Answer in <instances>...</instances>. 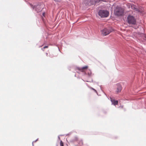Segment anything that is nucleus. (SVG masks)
Listing matches in <instances>:
<instances>
[{"label": "nucleus", "mask_w": 146, "mask_h": 146, "mask_svg": "<svg viewBox=\"0 0 146 146\" xmlns=\"http://www.w3.org/2000/svg\"><path fill=\"white\" fill-rule=\"evenodd\" d=\"M124 10L121 7L117 6L114 10L115 15L117 16H121L123 15Z\"/></svg>", "instance_id": "nucleus-1"}, {"label": "nucleus", "mask_w": 146, "mask_h": 146, "mask_svg": "<svg viewBox=\"0 0 146 146\" xmlns=\"http://www.w3.org/2000/svg\"><path fill=\"white\" fill-rule=\"evenodd\" d=\"M128 23L129 24L135 25L136 23V21L135 19L132 16L129 15L127 17Z\"/></svg>", "instance_id": "nucleus-2"}, {"label": "nucleus", "mask_w": 146, "mask_h": 146, "mask_svg": "<svg viewBox=\"0 0 146 146\" xmlns=\"http://www.w3.org/2000/svg\"><path fill=\"white\" fill-rule=\"evenodd\" d=\"M109 14V12L107 11L100 10L99 12V15L101 17H107Z\"/></svg>", "instance_id": "nucleus-3"}, {"label": "nucleus", "mask_w": 146, "mask_h": 146, "mask_svg": "<svg viewBox=\"0 0 146 146\" xmlns=\"http://www.w3.org/2000/svg\"><path fill=\"white\" fill-rule=\"evenodd\" d=\"M112 31L110 28H105L103 30L101 31L102 34L103 36H106L109 34Z\"/></svg>", "instance_id": "nucleus-4"}, {"label": "nucleus", "mask_w": 146, "mask_h": 146, "mask_svg": "<svg viewBox=\"0 0 146 146\" xmlns=\"http://www.w3.org/2000/svg\"><path fill=\"white\" fill-rule=\"evenodd\" d=\"M30 6L33 9L35 8V10L37 12H39L41 11L42 9V7L40 5H37L35 7V6H33L32 4H30Z\"/></svg>", "instance_id": "nucleus-5"}, {"label": "nucleus", "mask_w": 146, "mask_h": 146, "mask_svg": "<svg viewBox=\"0 0 146 146\" xmlns=\"http://www.w3.org/2000/svg\"><path fill=\"white\" fill-rule=\"evenodd\" d=\"M116 86V93H118L121 92L122 89V87L119 84H117Z\"/></svg>", "instance_id": "nucleus-6"}, {"label": "nucleus", "mask_w": 146, "mask_h": 146, "mask_svg": "<svg viewBox=\"0 0 146 146\" xmlns=\"http://www.w3.org/2000/svg\"><path fill=\"white\" fill-rule=\"evenodd\" d=\"M88 66H85L82 68H78V69L82 72H85L88 70Z\"/></svg>", "instance_id": "nucleus-7"}, {"label": "nucleus", "mask_w": 146, "mask_h": 146, "mask_svg": "<svg viewBox=\"0 0 146 146\" xmlns=\"http://www.w3.org/2000/svg\"><path fill=\"white\" fill-rule=\"evenodd\" d=\"M131 8L132 9L136 11L140 12H141L139 9L136 8V6L134 5H132L131 6Z\"/></svg>", "instance_id": "nucleus-8"}, {"label": "nucleus", "mask_w": 146, "mask_h": 146, "mask_svg": "<svg viewBox=\"0 0 146 146\" xmlns=\"http://www.w3.org/2000/svg\"><path fill=\"white\" fill-rule=\"evenodd\" d=\"M111 102L112 104L114 105H117L118 103V101L117 100H115L114 99L111 98Z\"/></svg>", "instance_id": "nucleus-9"}, {"label": "nucleus", "mask_w": 146, "mask_h": 146, "mask_svg": "<svg viewBox=\"0 0 146 146\" xmlns=\"http://www.w3.org/2000/svg\"><path fill=\"white\" fill-rule=\"evenodd\" d=\"M127 5L129 8H130L131 7V6L132 5L129 3L127 4Z\"/></svg>", "instance_id": "nucleus-10"}, {"label": "nucleus", "mask_w": 146, "mask_h": 146, "mask_svg": "<svg viewBox=\"0 0 146 146\" xmlns=\"http://www.w3.org/2000/svg\"><path fill=\"white\" fill-rule=\"evenodd\" d=\"M60 146H64L63 143L61 140L60 142Z\"/></svg>", "instance_id": "nucleus-11"}, {"label": "nucleus", "mask_w": 146, "mask_h": 146, "mask_svg": "<svg viewBox=\"0 0 146 146\" xmlns=\"http://www.w3.org/2000/svg\"><path fill=\"white\" fill-rule=\"evenodd\" d=\"M79 144L80 145H82L83 144V142L82 140H81V141H80V142L79 143Z\"/></svg>", "instance_id": "nucleus-12"}, {"label": "nucleus", "mask_w": 146, "mask_h": 146, "mask_svg": "<svg viewBox=\"0 0 146 146\" xmlns=\"http://www.w3.org/2000/svg\"><path fill=\"white\" fill-rule=\"evenodd\" d=\"M48 46H44L43 48L44 49H45V48H48Z\"/></svg>", "instance_id": "nucleus-13"}, {"label": "nucleus", "mask_w": 146, "mask_h": 146, "mask_svg": "<svg viewBox=\"0 0 146 146\" xmlns=\"http://www.w3.org/2000/svg\"><path fill=\"white\" fill-rule=\"evenodd\" d=\"M45 14H46V13H45V12H44L43 13H42V15L43 16H44V17L45 16Z\"/></svg>", "instance_id": "nucleus-14"}, {"label": "nucleus", "mask_w": 146, "mask_h": 146, "mask_svg": "<svg viewBox=\"0 0 146 146\" xmlns=\"http://www.w3.org/2000/svg\"><path fill=\"white\" fill-rule=\"evenodd\" d=\"M55 1H60V0H54Z\"/></svg>", "instance_id": "nucleus-15"}, {"label": "nucleus", "mask_w": 146, "mask_h": 146, "mask_svg": "<svg viewBox=\"0 0 146 146\" xmlns=\"http://www.w3.org/2000/svg\"><path fill=\"white\" fill-rule=\"evenodd\" d=\"M92 89L93 90H95L93 88H92Z\"/></svg>", "instance_id": "nucleus-16"}, {"label": "nucleus", "mask_w": 146, "mask_h": 146, "mask_svg": "<svg viewBox=\"0 0 146 146\" xmlns=\"http://www.w3.org/2000/svg\"><path fill=\"white\" fill-rule=\"evenodd\" d=\"M46 54L47 55H48V53H46Z\"/></svg>", "instance_id": "nucleus-17"}]
</instances>
